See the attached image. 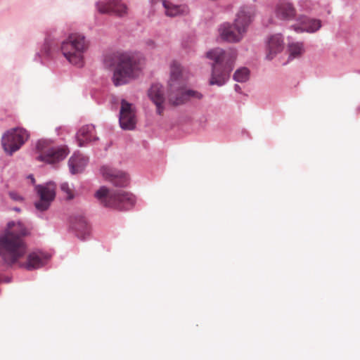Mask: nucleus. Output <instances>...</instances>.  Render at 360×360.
Wrapping results in <instances>:
<instances>
[{
  "label": "nucleus",
  "mask_w": 360,
  "mask_h": 360,
  "mask_svg": "<svg viewBox=\"0 0 360 360\" xmlns=\"http://www.w3.org/2000/svg\"><path fill=\"white\" fill-rule=\"evenodd\" d=\"M27 230L20 222H9L4 233L0 234V255L4 262L11 266L32 270L43 266L47 257L41 252L27 253V246L22 237Z\"/></svg>",
  "instance_id": "f257e3e1"
},
{
  "label": "nucleus",
  "mask_w": 360,
  "mask_h": 360,
  "mask_svg": "<svg viewBox=\"0 0 360 360\" xmlns=\"http://www.w3.org/2000/svg\"><path fill=\"white\" fill-rule=\"evenodd\" d=\"M181 65L173 61L170 65V77L168 81L167 97L172 105H183L192 100H201L202 94L186 86Z\"/></svg>",
  "instance_id": "f03ea898"
},
{
  "label": "nucleus",
  "mask_w": 360,
  "mask_h": 360,
  "mask_svg": "<svg viewBox=\"0 0 360 360\" xmlns=\"http://www.w3.org/2000/svg\"><path fill=\"white\" fill-rule=\"evenodd\" d=\"M105 67H115L112 82L115 86L127 83L134 78L141 70L137 58L129 53H115L105 56Z\"/></svg>",
  "instance_id": "7ed1b4c3"
},
{
  "label": "nucleus",
  "mask_w": 360,
  "mask_h": 360,
  "mask_svg": "<svg viewBox=\"0 0 360 360\" xmlns=\"http://www.w3.org/2000/svg\"><path fill=\"white\" fill-rule=\"evenodd\" d=\"M236 51L233 49L224 51L220 48L211 49L206 53L207 58L214 60L210 84L223 85L229 77L236 58Z\"/></svg>",
  "instance_id": "20e7f679"
},
{
  "label": "nucleus",
  "mask_w": 360,
  "mask_h": 360,
  "mask_svg": "<svg viewBox=\"0 0 360 360\" xmlns=\"http://www.w3.org/2000/svg\"><path fill=\"white\" fill-rule=\"evenodd\" d=\"M89 47V42L85 36L74 32L61 42L60 51L70 63L81 67L84 63V54Z\"/></svg>",
  "instance_id": "39448f33"
},
{
  "label": "nucleus",
  "mask_w": 360,
  "mask_h": 360,
  "mask_svg": "<svg viewBox=\"0 0 360 360\" xmlns=\"http://www.w3.org/2000/svg\"><path fill=\"white\" fill-rule=\"evenodd\" d=\"M252 18L250 8L242 7L236 15L234 24L223 23L219 28L221 37L229 42L239 41L246 32Z\"/></svg>",
  "instance_id": "423d86ee"
},
{
  "label": "nucleus",
  "mask_w": 360,
  "mask_h": 360,
  "mask_svg": "<svg viewBox=\"0 0 360 360\" xmlns=\"http://www.w3.org/2000/svg\"><path fill=\"white\" fill-rule=\"evenodd\" d=\"M95 197L103 206L120 210H129L135 202L131 193L122 190L110 191L105 186L96 192Z\"/></svg>",
  "instance_id": "0eeeda50"
},
{
  "label": "nucleus",
  "mask_w": 360,
  "mask_h": 360,
  "mask_svg": "<svg viewBox=\"0 0 360 360\" xmlns=\"http://www.w3.org/2000/svg\"><path fill=\"white\" fill-rule=\"evenodd\" d=\"M36 150L39 153L36 159L49 164H54L65 158L70 153L65 146L53 147L46 140H39L36 145Z\"/></svg>",
  "instance_id": "6e6552de"
},
{
  "label": "nucleus",
  "mask_w": 360,
  "mask_h": 360,
  "mask_svg": "<svg viewBox=\"0 0 360 360\" xmlns=\"http://www.w3.org/2000/svg\"><path fill=\"white\" fill-rule=\"evenodd\" d=\"M28 138L29 134L25 129L17 127L6 132L1 142L5 151L12 155L20 148Z\"/></svg>",
  "instance_id": "1a4fd4ad"
},
{
  "label": "nucleus",
  "mask_w": 360,
  "mask_h": 360,
  "mask_svg": "<svg viewBox=\"0 0 360 360\" xmlns=\"http://www.w3.org/2000/svg\"><path fill=\"white\" fill-rule=\"evenodd\" d=\"M56 189V186L52 182L36 186L35 190L39 197V200L34 203L37 210L44 212L49 208L51 202L55 198Z\"/></svg>",
  "instance_id": "9d476101"
},
{
  "label": "nucleus",
  "mask_w": 360,
  "mask_h": 360,
  "mask_svg": "<svg viewBox=\"0 0 360 360\" xmlns=\"http://www.w3.org/2000/svg\"><path fill=\"white\" fill-rule=\"evenodd\" d=\"M96 6L101 13H112L120 17L127 13V7L121 0H101Z\"/></svg>",
  "instance_id": "9b49d317"
},
{
  "label": "nucleus",
  "mask_w": 360,
  "mask_h": 360,
  "mask_svg": "<svg viewBox=\"0 0 360 360\" xmlns=\"http://www.w3.org/2000/svg\"><path fill=\"white\" fill-rule=\"evenodd\" d=\"M136 122L135 113L131 105L125 100H122L120 113V127L124 129L131 130L135 128Z\"/></svg>",
  "instance_id": "f8f14e48"
},
{
  "label": "nucleus",
  "mask_w": 360,
  "mask_h": 360,
  "mask_svg": "<svg viewBox=\"0 0 360 360\" xmlns=\"http://www.w3.org/2000/svg\"><path fill=\"white\" fill-rule=\"evenodd\" d=\"M321 27V22L319 20L311 19L307 16H300L297 23L292 25V29L296 32H315Z\"/></svg>",
  "instance_id": "ddd939ff"
},
{
  "label": "nucleus",
  "mask_w": 360,
  "mask_h": 360,
  "mask_svg": "<svg viewBox=\"0 0 360 360\" xmlns=\"http://www.w3.org/2000/svg\"><path fill=\"white\" fill-rule=\"evenodd\" d=\"M101 172L105 179L116 186L124 187L128 184V176L122 172L105 166L101 168Z\"/></svg>",
  "instance_id": "4468645a"
},
{
  "label": "nucleus",
  "mask_w": 360,
  "mask_h": 360,
  "mask_svg": "<svg viewBox=\"0 0 360 360\" xmlns=\"http://www.w3.org/2000/svg\"><path fill=\"white\" fill-rule=\"evenodd\" d=\"M274 12L278 19L283 20H291L296 14L293 5L286 0L279 1L275 6Z\"/></svg>",
  "instance_id": "2eb2a0df"
},
{
  "label": "nucleus",
  "mask_w": 360,
  "mask_h": 360,
  "mask_svg": "<svg viewBox=\"0 0 360 360\" xmlns=\"http://www.w3.org/2000/svg\"><path fill=\"white\" fill-rule=\"evenodd\" d=\"M162 6L165 14L169 18H175L188 14V7L185 4H175L169 1L163 0Z\"/></svg>",
  "instance_id": "dca6fc26"
},
{
  "label": "nucleus",
  "mask_w": 360,
  "mask_h": 360,
  "mask_svg": "<svg viewBox=\"0 0 360 360\" xmlns=\"http://www.w3.org/2000/svg\"><path fill=\"white\" fill-rule=\"evenodd\" d=\"M283 49V41L281 34L271 36L266 45V58L272 60L276 54L281 52Z\"/></svg>",
  "instance_id": "f3484780"
},
{
  "label": "nucleus",
  "mask_w": 360,
  "mask_h": 360,
  "mask_svg": "<svg viewBox=\"0 0 360 360\" xmlns=\"http://www.w3.org/2000/svg\"><path fill=\"white\" fill-rule=\"evenodd\" d=\"M148 96L156 105L157 112L162 115L164 110L162 104L165 101L162 86L158 84H153L148 90Z\"/></svg>",
  "instance_id": "a211bd4d"
},
{
  "label": "nucleus",
  "mask_w": 360,
  "mask_h": 360,
  "mask_svg": "<svg viewBox=\"0 0 360 360\" xmlns=\"http://www.w3.org/2000/svg\"><path fill=\"white\" fill-rule=\"evenodd\" d=\"M97 139L98 137L96 136L95 127L91 124L83 126L77 134V140L80 147L84 146L86 143Z\"/></svg>",
  "instance_id": "6ab92c4d"
},
{
  "label": "nucleus",
  "mask_w": 360,
  "mask_h": 360,
  "mask_svg": "<svg viewBox=\"0 0 360 360\" xmlns=\"http://www.w3.org/2000/svg\"><path fill=\"white\" fill-rule=\"evenodd\" d=\"M88 162V158L82 154L75 153L68 161L71 174H75L84 171Z\"/></svg>",
  "instance_id": "aec40b11"
},
{
  "label": "nucleus",
  "mask_w": 360,
  "mask_h": 360,
  "mask_svg": "<svg viewBox=\"0 0 360 360\" xmlns=\"http://www.w3.org/2000/svg\"><path fill=\"white\" fill-rule=\"evenodd\" d=\"M73 229L77 233L79 237L84 238V236L89 233V225L84 218H79L73 224Z\"/></svg>",
  "instance_id": "412c9836"
},
{
  "label": "nucleus",
  "mask_w": 360,
  "mask_h": 360,
  "mask_svg": "<svg viewBox=\"0 0 360 360\" xmlns=\"http://www.w3.org/2000/svg\"><path fill=\"white\" fill-rule=\"evenodd\" d=\"M288 51L291 58L300 57L304 52V45L302 42L289 44Z\"/></svg>",
  "instance_id": "4be33fe9"
},
{
  "label": "nucleus",
  "mask_w": 360,
  "mask_h": 360,
  "mask_svg": "<svg viewBox=\"0 0 360 360\" xmlns=\"http://www.w3.org/2000/svg\"><path fill=\"white\" fill-rule=\"evenodd\" d=\"M250 71L246 68H241L236 71L233 78L238 82H245L249 79Z\"/></svg>",
  "instance_id": "5701e85b"
},
{
  "label": "nucleus",
  "mask_w": 360,
  "mask_h": 360,
  "mask_svg": "<svg viewBox=\"0 0 360 360\" xmlns=\"http://www.w3.org/2000/svg\"><path fill=\"white\" fill-rule=\"evenodd\" d=\"M61 191L67 195V199L71 200L73 198L74 195L72 188L69 186L68 183H63L60 185Z\"/></svg>",
  "instance_id": "b1692460"
},
{
  "label": "nucleus",
  "mask_w": 360,
  "mask_h": 360,
  "mask_svg": "<svg viewBox=\"0 0 360 360\" xmlns=\"http://www.w3.org/2000/svg\"><path fill=\"white\" fill-rule=\"evenodd\" d=\"M9 195L13 200L16 201H20L22 200V198L20 195H19L17 193L13 191L10 192Z\"/></svg>",
  "instance_id": "393cba45"
},
{
  "label": "nucleus",
  "mask_w": 360,
  "mask_h": 360,
  "mask_svg": "<svg viewBox=\"0 0 360 360\" xmlns=\"http://www.w3.org/2000/svg\"><path fill=\"white\" fill-rule=\"evenodd\" d=\"M30 179H31V180H32V183H34V181H35V180H34V177H33L32 176H30Z\"/></svg>",
  "instance_id": "a878e982"
},
{
  "label": "nucleus",
  "mask_w": 360,
  "mask_h": 360,
  "mask_svg": "<svg viewBox=\"0 0 360 360\" xmlns=\"http://www.w3.org/2000/svg\"><path fill=\"white\" fill-rule=\"evenodd\" d=\"M236 89H239V86L238 85H236Z\"/></svg>",
  "instance_id": "bb28decb"
},
{
  "label": "nucleus",
  "mask_w": 360,
  "mask_h": 360,
  "mask_svg": "<svg viewBox=\"0 0 360 360\" xmlns=\"http://www.w3.org/2000/svg\"><path fill=\"white\" fill-rule=\"evenodd\" d=\"M236 89H239V86L238 85H236Z\"/></svg>",
  "instance_id": "cd10ccee"
}]
</instances>
